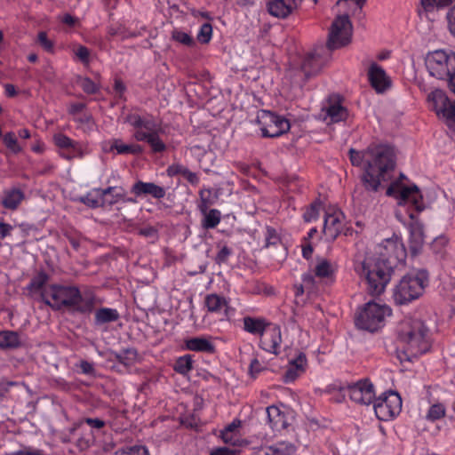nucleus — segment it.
<instances>
[{
    "instance_id": "nucleus-49",
    "label": "nucleus",
    "mask_w": 455,
    "mask_h": 455,
    "mask_svg": "<svg viewBox=\"0 0 455 455\" xmlns=\"http://www.w3.org/2000/svg\"><path fill=\"white\" fill-rule=\"evenodd\" d=\"M446 20L448 30L455 37V5L448 10Z\"/></svg>"
},
{
    "instance_id": "nucleus-51",
    "label": "nucleus",
    "mask_w": 455,
    "mask_h": 455,
    "mask_svg": "<svg viewBox=\"0 0 455 455\" xmlns=\"http://www.w3.org/2000/svg\"><path fill=\"white\" fill-rule=\"evenodd\" d=\"M75 54L83 63H89L90 51L87 47L79 45L76 50Z\"/></svg>"
},
{
    "instance_id": "nucleus-12",
    "label": "nucleus",
    "mask_w": 455,
    "mask_h": 455,
    "mask_svg": "<svg viewBox=\"0 0 455 455\" xmlns=\"http://www.w3.org/2000/svg\"><path fill=\"white\" fill-rule=\"evenodd\" d=\"M402 407V400L395 392L389 391L375 397L373 409L376 417L380 420H388L397 415Z\"/></svg>"
},
{
    "instance_id": "nucleus-62",
    "label": "nucleus",
    "mask_w": 455,
    "mask_h": 455,
    "mask_svg": "<svg viewBox=\"0 0 455 455\" xmlns=\"http://www.w3.org/2000/svg\"><path fill=\"white\" fill-rule=\"evenodd\" d=\"M183 177L191 184H197L199 181V178L196 173L192 172L188 168L186 169Z\"/></svg>"
},
{
    "instance_id": "nucleus-38",
    "label": "nucleus",
    "mask_w": 455,
    "mask_h": 455,
    "mask_svg": "<svg viewBox=\"0 0 455 455\" xmlns=\"http://www.w3.org/2000/svg\"><path fill=\"white\" fill-rule=\"evenodd\" d=\"M220 221V212L216 209L210 210L204 216L203 227L206 229L214 228Z\"/></svg>"
},
{
    "instance_id": "nucleus-25",
    "label": "nucleus",
    "mask_w": 455,
    "mask_h": 455,
    "mask_svg": "<svg viewBox=\"0 0 455 455\" xmlns=\"http://www.w3.org/2000/svg\"><path fill=\"white\" fill-rule=\"evenodd\" d=\"M266 411L267 420L272 429L279 430L286 427L285 416L278 407L271 405Z\"/></svg>"
},
{
    "instance_id": "nucleus-28",
    "label": "nucleus",
    "mask_w": 455,
    "mask_h": 455,
    "mask_svg": "<svg viewBox=\"0 0 455 455\" xmlns=\"http://www.w3.org/2000/svg\"><path fill=\"white\" fill-rule=\"evenodd\" d=\"M296 447L287 442H279L266 448L265 455H292Z\"/></svg>"
},
{
    "instance_id": "nucleus-55",
    "label": "nucleus",
    "mask_w": 455,
    "mask_h": 455,
    "mask_svg": "<svg viewBox=\"0 0 455 455\" xmlns=\"http://www.w3.org/2000/svg\"><path fill=\"white\" fill-rule=\"evenodd\" d=\"M138 234L144 237L156 238L157 230L154 227H146L139 229Z\"/></svg>"
},
{
    "instance_id": "nucleus-7",
    "label": "nucleus",
    "mask_w": 455,
    "mask_h": 455,
    "mask_svg": "<svg viewBox=\"0 0 455 455\" xmlns=\"http://www.w3.org/2000/svg\"><path fill=\"white\" fill-rule=\"evenodd\" d=\"M426 66L430 76L437 79H455V53L437 50L429 52L426 58Z\"/></svg>"
},
{
    "instance_id": "nucleus-56",
    "label": "nucleus",
    "mask_w": 455,
    "mask_h": 455,
    "mask_svg": "<svg viewBox=\"0 0 455 455\" xmlns=\"http://www.w3.org/2000/svg\"><path fill=\"white\" fill-rule=\"evenodd\" d=\"M154 132H155V130L152 132H148V131L144 132L142 130H137L136 132L134 133V138L138 141H147L148 142Z\"/></svg>"
},
{
    "instance_id": "nucleus-37",
    "label": "nucleus",
    "mask_w": 455,
    "mask_h": 455,
    "mask_svg": "<svg viewBox=\"0 0 455 455\" xmlns=\"http://www.w3.org/2000/svg\"><path fill=\"white\" fill-rule=\"evenodd\" d=\"M193 368V360L190 355L178 358L174 364V370L180 374H188Z\"/></svg>"
},
{
    "instance_id": "nucleus-61",
    "label": "nucleus",
    "mask_w": 455,
    "mask_h": 455,
    "mask_svg": "<svg viewBox=\"0 0 455 455\" xmlns=\"http://www.w3.org/2000/svg\"><path fill=\"white\" fill-rule=\"evenodd\" d=\"M12 227L10 224L0 222V239H4L11 234Z\"/></svg>"
},
{
    "instance_id": "nucleus-52",
    "label": "nucleus",
    "mask_w": 455,
    "mask_h": 455,
    "mask_svg": "<svg viewBox=\"0 0 455 455\" xmlns=\"http://www.w3.org/2000/svg\"><path fill=\"white\" fill-rule=\"evenodd\" d=\"M230 254H231L230 249L228 246H223L215 257L216 263L219 265H221L222 263L227 262Z\"/></svg>"
},
{
    "instance_id": "nucleus-58",
    "label": "nucleus",
    "mask_w": 455,
    "mask_h": 455,
    "mask_svg": "<svg viewBox=\"0 0 455 455\" xmlns=\"http://www.w3.org/2000/svg\"><path fill=\"white\" fill-rule=\"evenodd\" d=\"M263 370L260 363L258 359H253L250 364V374L252 377H255L258 373H259Z\"/></svg>"
},
{
    "instance_id": "nucleus-29",
    "label": "nucleus",
    "mask_w": 455,
    "mask_h": 455,
    "mask_svg": "<svg viewBox=\"0 0 455 455\" xmlns=\"http://www.w3.org/2000/svg\"><path fill=\"white\" fill-rule=\"evenodd\" d=\"M119 318L116 309L102 307L95 313V324L100 325L111 322H115Z\"/></svg>"
},
{
    "instance_id": "nucleus-41",
    "label": "nucleus",
    "mask_w": 455,
    "mask_h": 455,
    "mask_svg": "<svg viewBox=\"0 0 455 455\" xmlns=\"http://www.w3.org/2000/svg\"><path fill=\"white\" fill-rule=\"evenodd\" d=\"M445 415V408L442 403L433 404L426 416V419L430 421L437 420Z\"/></svg>"
},
{
    "instance_id": "nucleus-22",
    "label": "nucleus",
    "mask_w": 455,
    "mask_h": 455,
    "mask_svg": "<svg viewBox=\"0 0 455 455\" xmlns=\"http://www.w3.org/2000/svg\"><path fill=\"white\" fill-rule=\"evenodd\" d=\"M94 191L102 199L103 205H113L124 199L125 192L121 187H108L107 188H95Z\"/></svg>"
},
{
    "instance_id": "nucleus-5",
    "label": "nucleus",
    "mask_w": 455,
    "mask_h": 455,
    "mask_svg": "<svg viewBox=\"0 0 455 455\" xmlns=\"http://www.w3.org/2000/svg\"><path fill=\"white\" fill-rule=\"evenodd\" d=\"M429 276L425 269L403 275L395 286L393 299L397 305H405L419 299L428 284Z\"/></svg>"
},
{
    "instance_id": "nucleus-64",
    "label": "nucleus",
    "mask_w": 455,
    "mask_h": 455,
    "mask_svg": "<svg viewBox=\"0 0 455 455\" xmlns=\"http://www.w3.org/2000/svg\"><path fill=\"white\" fill-rule=\"evenodd\" d=\"M16 455H44L40 450L24 449L16 452Z\"/></svg>"
},
{
    "instance_id": "nucleus-20",
    "label": "nucleus",
    "mask_w": 455,
    "mask_h": 455,
    "mask_svg": "<svg viewBox=\"0 0 455 455\" xmlns=\"http://www.w3.org/2000/svg\"><path fill=\"white\" fill-rule=\"evenodd\" d=\"M204 304L209 312L228 317L229 306L228 300L224 297L216 293L209 294L205 297Z\"/></svg>"
},
{
    "instance_id": "nucleus-32",
    "label": "nucleus",
    "mask_w": 455,
    "mask_h": 455,
    "mask_svg": "<svg viewBox=\"0 0 455 455\" xmlns=\"http://www.w3.org/2000/svg\"><path fill=\"white\" fill-rule=\"evenodd\" d=\"M410 248L413 252H417L424 243L422 228L419 225H412L410 228Z\"/></svg>"
},
{
    "instance_id": "nucleus-54",
    "label": "nucleus",
    "mask_w": 455,
    "mask_h": 455,
    "mask_svg": "<svg viewBox=\"0 0 455 455\" xmlns=\"http://www.w3.org/2000/svg\"><path fill=\"white\" fill-rule=\"evenodd\" d=\"M124 455H148V451L144 446H132L124 451Z\"/></svg>"
},
{
    "instance_id": "nucleus-14",
    "label": "nucleus",
    "mask_w": 455,
    "mask_h": 455,
    "mask_svg": "<svg viewBox=\"0 0 455 455\" xmlns=\"http://www.w3.org/2000/svg\"><path fill=\"white\" fill-rule=\"evenodd\" d=\"M347 395L353 402L362 405L373 403L376 397L373 385L368 379H362L348 386Z\"/></svg>"
},
{
    "instance_id": "nucleus-15",
    "label": "nucleus",
    "mask_w": 455,
    "mask_h": 455,
    "mask_svg": "<svg viewBox=\"0 0 455 455\" xmlns=\"http://www.w3.org/2000/svg\"><path fill=\"white\" fill-rule=\"evenodd\" d=\"M343 213L338 210L326 212L323 234L327 241H334L339 236L343 228Z\"/></svg>"
},
{
    "instance_id": "nucleus-18",
    "label": "nucleus",
    "mask_w": 455,
    "mask_h": 455,
    "mask_svg": "<svg viewBox=\"0 0 455 455\" xmlns=\"http://www.w3.org/2000/svg\"><path fill=\"white\" fill-rule=\"evenodd\" d=\"M297 7L298 0H271L267 3L268 12L279 19H285Z\"/></svg>"
},
{
    "instance_id": "nucleus-47",
    "label": "nucleus",
    "mask_w": 455,
    "mask_h": 455,
    "mask_svg": "<svg viewBox=\"0 0 455 455\" xmlns=\"http://www.w3.org/2000/svg\"><path fill=\"white\" fill-rule=\"evenodd\" d=\"M320 204L314 203L303 214V219L306 222H310L319 217Z\"/></svg>"
},
{
    "instance_id": "nucleus-23",
    "label": "nucleus",
    "mask_w": 455,
    "mask_h": 455,
    "mask_svg": "<svg viewBox=\"0 0 455 455\" xmlns=\"http://www.w3.org/2000/svg\"><path fill=\"white\" fill-rule=\"evenodd\" d=\"M191 154L198 158L201 167L204 171H209L212 165L214 155L212 151L207 150L205 146L192 145L189 148Z\"/></svg>"
},
{
    "instance_id": "nucleus-3",
    "label": "nucleus",
    "mask_w": 455,
    "mask_h": 455,
    "mask_svg": "<svg viewBox=\"0 0 455 455\" xmlns=\"http://www.w3.org/2000/svg\"><path fill=\"white\" fill-rule=\"evenodd\" d=\"M397 358L401 363L411 362L431 347L429 330L417 318H406L397 326Z\"/></svg>"
},
{
    "instance_id": "nucleus-53",
    "label": "nucleus",
    "mask_w": 455,
    "mask_h": 455,
    "mask_svg": "<svg viewBox=\"0 0 455 455\" xmlns=\"http://www.w3.org/2000/svg\"><path fill=\"white\" fill-rule=\"evenodd\" d=\"M38 43L44 47L46 51H52L53 48V44L51 40L48 39L47 34L44 31L38 34Z\"/></svg>"
},
{
    "instance_id": "nucleus-2",
    "label": "nucleus",
    "mask_w": 455,
    "mask_h": 455,
    "mask_svg": "<svg viewBox=\"0 0 455 455\" xmlns=\"http://www.w3.org/2000/svg\"><path fill=\"white\" fill-rule=\"evenodd\" d=\"M405 252L398 239H387L379 246V256L366 257L355 266L356 273L365 279L367 291L372 296L380 295L390 282L396 261L403 259Z\"/></svg>"
},
{
    "instance_id": "nucleus-43",
    "label": "nucleus",
    "mask_w": 455,
    "mask_h": 455,
    "mask_svg": "<svg viewBox=\"0 0 455 455\" xmlns=\"http://www.w3.org/2000/svg\"><path fill=\"white\" fill-rule=\"evenodd\" d=\"M212 35V27L210 23H204L197 34V40L202 44L210 42Z\"/></svg>"
},
{
    "instance_id": "nucleus-19",
    "label": "nucleus",
    "mask_w": 455,
    "mask_h": 455,
    "mask_svg": "<svg viewBox=\"0 0 455 455\" xmlns=\"http://www.w3.org/2000/svg\"><path fill=\"white\" fill-rule=\"evenodd\" d=\"M132 192L138 196L141 195H150L156 199L164 198L165 196L164 188L153 182H143L140 180L133 184Z\"/></svg>"
},
{
    "instance_id": "nucleus-30",
    "label": "nucleus",
    "mask_w": 455,
    "mask_h": 455,
    "mask_svg": "<svg viewBox=\"0 0 455 455\" xmlns=\"http://www.w3.org/2000/svg\"><path fill=\"white\" fill-rule=\"evenodd\" d=\"M116 150L120 155H140L142 153V147L138 144H123L120 140H114L110 150Z\"/></svg>"
},
{
    "instance_id": "nucleus-6",
    "label": "nucleus",
    "mask_w": 455,
    "mask_h": 455,
    "mask_svg": "<svg viewBox=\"0 0 455 455\" xmlns=\"http://www.w3.org/2000/svg\"><path fill=\"white\" fill-rule=\"evenodd\" d=\"M323 47L315 48L286 70L285 78L296 86L302 87L307 80L320 68L321 52Z\"/></svg>"
},
{
    "instance_id": "nucleus-1",
    "label": "nucleus",
    "mask_w": 455,
    "mask_h": 455,
    "mask_svg": "<svg viewBox=\"0 0 455 455\" xmlns=\"http://www.w3.org/2000/svg\"><path fill=\"white\" fill-rule=\"evenodd\" d=\"M349 158L354 166L363 167L361 181L368 192H378L395 167V153L388 145L371 144L362 151L350 148Z\"/></svg>"
},
{
    "instance_id": "nucleus-33",
    "label": "nucleus",
    "mask_w": 455,
    "mask_h": 455,
    "mask_svg": "<svg viewBox=\"0 0 455 455\" xmlns=\"http://www.w3.org/2000/svg\"><path fill=\"white\" fill-rule=\"evenodd\" d=\"M20 345L19 335L15 331L0 332V347L4 349L16 348Z\"/></svg>"
},
{
    "instance_id": "nucleus-39",
    "label": "nucleus",
    "mask_w": 455,
    "mask_h": 455,
    "mask_svg": "<svg viewBox=\"0 0 455 455\" xmlns=\"http://www.w3.org/2000/svg\"><path fill=\"white\" fill-rule=\"evenodd\" d=\"M49 276L44 272L38 273L35 277L32 278L29 284L28 285V290L30 291H41L44 284L47 283Z\"/></svg>"
},
{
    "instance_id": "nucleus-63",
    "label": "nucleus",
    "mask_w": 455,
    "mask_h": 455,
    "mask_svg": "<svg viewBox=\"0 0 455 455\" xmlns=\"http://www.w3.org/2000/svg\"><path fill=\"white\" fill-rule=\"evenodd\" d=\"M85 422L93 428L100 429L105 426V422L100 419H85Z\"/></svg>"
},
{
    "instance_id": "nucleus-45",
    "label": "nucleus",
    "mask_w": 455,
    "mask_h": 455,
    "mask_svg": "<svg viewBox=\"0 0 455 455\" xmlns=\"http://www.w3.org/2000/svg\"><path fill=\"white\" fill-rule=\"evenodd\" d=\"M148 143L150 145L153 152L155 153L163 152L166 148L165 144L159 138L158 134L156 132H153Z\"/></svg>"
},
{
    "instance_id": "nucleus-36",
    "label": "nucleus",
    "mask_w": 455,
    "mask_h": 455,
    "mask_svg": "<svg viewBox=\"0 0 455 455\" xmlns=\"http://www.w3.org/2000/svg\"><path fill=\"white\" fill-rule=\"evenodd\" d=\"M54 143L60 148L68 149L72 148L75 151L79 149L78 143L72 140L70 138L63 133H57L53 136Z\"/></svg>"
},
{
    "instance_id": "nucleus-9",
    "label": "nucleus",
    "mask_w": 455,
    "mask_h": 455,
    "mask_svg": "<svg viewBox=\"0 0 455 455\" xmlns=\"http://www.w3.org/2000/svg\"><path fill=\"white\" fill-rule=\"evenodd\" d=\"M353 25L348 15H338L332 21L329 29L326 47L329 51H334L347 46L351 43Z\"/></svg>"
},
{
    "instance_id": "nucleus-40",
    "label": "nucleus",
    "mask_w": 455,
    "mask_h": 455,
    "mask_svg": "<svg viewBox=\"0 0 455 455\" xmlns=\"http://www.w3.org/2000/svg\"><path fill=\"white\" fill-rule=\"evenodd\" d=\"M172 38L174 41L188 47H192L196 44L195 40L190 35L179 29H174L172 32Z\"/></svg>"
},
{
    "instance_id": "nucleus-34",
    "label": "nucleus",
    "mask_w": 455,
    "mask_h": 455,
    "mask_svg": "<svg viewBox=\"0 0 455 455\" xmlns=\"http://www.w3.org/2000/svg\"><path fill=\"white\" fill-rule=\"evenodd\" d=\"M24 195L20 189H12L6 193L3 199V204L5 208L14 210L23 200Z\"/></svg>"
},
{
    "instance_id": "nucleus-46",
    "label": "nucleus",
    "mask_w": 455,
    "mask_h": 455,
    "mask_svg": "<svg viewBox=\"0 0 455 455\" xmlns=\"http://www.w3.org/2000/svg\"><path fill=\"white\" fill-rule=\"evenodd\" d=\"M81 202L91 208L103 207L102 199L100 196H93L92 193H88L86 196L81 198Z\"/></svg>"
},
{
    "instance_id": "nucleus-35",
    "label": "nucleus",
    "mask_w": 455,
    "mask_h": 455,
    "mask_svg": "<svg viewBox=\"0 0 455 455\" xmlns=\"http://www.w3.org/2000/svg\"><path fill=\"white\" fill-rule=\"evenodd\" d=\"M125 122L129 123L135 128H143L146 131L152 132L156 130V124L151 120L142 119L139 115H128Z\"/></svg>"
},
{
    "instance_id": "nucleus-27",
    "label": "nucleus",
    "mask_w": 455,
    "mask_h": 455,
    "mask_svg": "<svg viewBox=\"0 0 455 455\" xmlns=\"http://www.w3.org/2000/svg\"><path fill=\"white\" fill-rule=\"evenodd\" d=\"M335 267L329 260L320 259L315 267V275L321 279H331L335 273Z\"/></svg>"
},
{
    "instance_id": "nucleus-11",
    "label": "nucleus",
    "mask_w": 455,
    "mask_h": 455,
    "mask_svg": "<svg viewBox=\"0 0 455 455\" xmlns=\"http://www.w3.org/2000/svg\"><path fill=\"white\" fill-rule=\"evenodd\" d=\"M386 195L399 199V204H411L417 212L424 210L423 196L416 185L402 186L395 181L387 188Z\"/></svg>"
},
{
    "instance_id": "nucleus-8",
    "label": "nucleus",
    "mask_w": 455,
    "mask_h": 455,
    "mask_svg": "<svg viewBox=\"0 0 455 455\" xmlns=\"http://www.w3.org/2000/svg\"><path fill=\"white\" fill-rule=\"evenodd\" d=\"M390 314L391 309L387 306L369 301L358 312L355 324L362 330L373 332L383 325L385 318Z\"/></svg>"
},
{
    "instance_id": "nucleus-21",
    "label": "nucleus",
    "mask_w": 455,
    "mask_h": 455,
    "mask_svg": "<svg viewBox=\"0 0 455 455\" xmlns=\"http://www.w3.org/2000/svg\"><path fill=\"white\" fill-rule=\"evenodd\" d=\"M306 365V355L300 352L295 359L290 362V365L283 376L284 381L287 383L295 380L300 374L305 371Z\"/></svg>"
},
{
    "instance_id": "nucleus-4",
    "label": "nucleus",
    "mask_w": 455,
    "mask_h": 455,
    "mask_svg": "<svg viewBox=\"0 0 455 455\" xmlns=\"http://www.w3.org/2000/svg\"><path fill=\"white\" fill-rule=\"evenodd\" d=\"M41 298L46 305L54 310L66 307L85 313L93 307V299H84L76 286L50 285L42 290Z\"/></svg>"
},
{
    "instance_id": "nucleus-13",
    "label": "nucleus",
    "mask_w": 455,
    "mask_h": 455,
    "mask_svg": "<svg viewBox=\"0 0 455 455\" xmlns=\"http://www.w3.org/2000/svg\"><path fill=\"white\" fill-rule=\"evenodd\" d=\"M439 118L443 119L447 125L455 127V100L448 99L443 91L436 89L427 97Z\"/></svg>"
},
{
    "instance_id": "nucleus-57",
    "label": "nucleus",
    "mask_w": 455,
    "mask_h": 455,
    "mask_svg": "<svg viewBox=\"0 0 455 455\" xmlns=\"http://www.w3.org/2000/svg\"><path fill=\"white\" fill-rule=\"evenodd\" d=\"M211 455H236V451L227 447H220L212 450Z\"/></svg>"
},
{
    "instance_id": "nucleus-26",
    "label": "nucleus",
    "mask_w": 455,
    "mask_h": 455,
    "mask_svg": "<svg viewBox=\"0 0 455 455\" xmlns=\"http://www.w3.org/2000/svg\"><path fill=\"white\" fill-rule=\"evenodd\" d=\"M269 323H267L263 319L253 318L246 316L243 318V329L245 331L251 334H263V331Z\"/></svg>"
},
{
    "instance_id": "nucleus-59",
    "label": "nucleus",
    "mask_w": 455,
    "mask_h": 455,
    "mask_svg": "<svg viewBox=\"0 0 455 455\" xmlns=\"http://www.w3.org/2000/svg\"><path fill=\"white\" fill-rule=\"evenodd\" d=\"M187 167L180 164H172L168 168V173L170 175L180 174L183 176Z\"/></svg>"
},
{
    "instance_id": "nucleus-31",
    "label": "nucleus",
    "mask_w": 455,
    "mask_h": 455,
    "mask_svg": "<svg viewBox=\"0 0 455 455\" xmlns=\"http://www.w3.org/2000/svg\"><path fill=\"white\" fill-rule=\"evenodd\" d=\"M326 115L331 122L338 123L346 119L347 111L339 102H334L326 107Z\"/></svg>"
},
{
    "instance_id": "nucleus-48",
    "label": "nucleus",
    "mask_w": 455,
    "mask_h": 455,
    "mask_svg": "<svg viewBox=\"0 0 455 455\" xmlns=\"http://www.w3.org/2000/svg\"><path fill=\"white\" fill-rule=\"evenodd\" d=\"M79 86L83 89L84 92L89 94L95 93L98 90V87L94 84V82L88 77H84L80 79Z\"/></svg>"
},
{
    "instance_id": "nucleus-24",
    "label": "nucleus",
    "mask_w": 455,
    "mask_h": 455,
    "mask_svg": "<svg viewBox=\"0 0 455 455\" xmlns=\"http://www.w3.org/2000/svg\"><path fill=\"white\" fill-rule=\"evenodd\" d=\"M186 347L188 350L196 352H204L213 354L215 346L206 338L196 337L189 339L186 341Z\"/></svg>"
},
{
    "instance_id": "nucleus-10",
    "label": "nucleus",
    "mask_w": 455,
    "mask_h": 455,
    "mask_svg": "<svg viewBox=\"0 0 455 455\" xmlns=\"http://www.w3.org/2000/svg\"><path fill=\"white\" fill-rule=\"evenodd\" d=\"M257 121L261 125L263 137L275 138L290 129V123L286 118L267 110L259 111Z\"/></svg>"
},
{
    "instance_id": "nucleus-16",
    "label": "nucleus",
    "mask_w": 455,
    "mask_h": 455,
    "mask_svg": "<svg viewBox=\"0 0 455 455\" xmlns=\"http://www.w3.org/2000/svg\"><path fill=\"white\" fill-rule=\"evenodd\" d=\"M260 336L259 347L267 352L277 355L278 347L282 341L280 327L268 324Z\"/></svg>"
},
{
    "instance_id": "nucleus-44",
    "label": "nucleus",
    "mask_w": 455,
    "mask_h": 455,
    "mask_svg": "<svg viewBox=\"0 0 455 455\" xmlns=\"http://www.w3.org/2000/svg\"><path fill=\"white\" fill-rule=\"evenodd\" d=\"M4 143L13 153H19L21 148L19 146L15 134L13 132H7L4 136Z\"/></svg>"
},
{
    "instance_id": "nucleus-50",
    "label": "nucleus",
    "mask_w": 455,
    "mask_h": 455,
    "mask_svg": "<svg viewBox=\"0 0 455 455\" xmlns=\"http://www.w3.org/2000/svg\"><path fill=\"white\" fill-rule=\"evenodd\" d=\"M280 238L276 231L272 228H267L266 232V246L275 245L279 243Z\"/></svg>"
},
{
    "instance_id": "nucleus-42",
    "label": "nucleus",
    "mask_w": 455,
    "mask_h": 455,
    "mask_svg": "<svg viewBox=\"0 0 455 455\" xmlns=\"http://www.w3.org/2000/svg\"><path fill=\"white\" fill-rule=\"evenodd\" d=\"M122 352V364L124 366H131L135 363L138 358V353L135 348H126Z\"/></svg>"
},
{
    "instance_id": "nucleus-17",
    "label": "nucleus",
    "mask_w": 455,
    "mask_h": 455,
    "mask_svg": "<svg viewBox=\"0 0 455 455\" xmlns=\"http://www.w3.org/2000/svg\"><path fill=\"white\" fill-rule=\"evenodd\" d=\"M368 78L371 85L378 92H383L390 87V80L385 70L375 62H372L369 68Z\"/></svg>"
},
{
    "instance_id": "nucleus-60",
    "label": "nucleus",
    "mask_w": 455,
    "mask_h": 455,
    "mask_svg": "<svg viewBox=\"0 0 455 455\" xmlns=\"http://www.w3.org/2000/svg\"><path fill=\"white\" fill-rule=\"evenodd\" d=\"M114 90H115L116 93L118 95V97L122 98L126 90V87H125L124 84L120 79H116L115 84H114Z\"/></svg>"
}]
</instances>
